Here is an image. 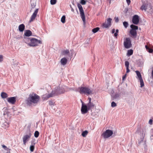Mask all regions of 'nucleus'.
<instances>
[{"mask_svg": "<svg viewBox=\"0 0 153 153\" xmlns=\"http://www.w3.org/2000/svg\"><path fill=\"white\" fill-rule=\"evenodd\" d=\"M67 59L65 57L62 58L60 60L61 64L63 65H65L67 63Z\"/></svg>", "mask_w": 153, "mask_h": 153, "instance_id": "a211bd4d", "label": "nucleus"}, {"mask_svg": "<svg viewBox=\"0 0 153 153\" xmlns=\"http://www.w3.org/2000/svg\"><path fill=\"white\" fill-rule=\"evenodd\" d=\"M118 32H119V30L117 29H116V32L115 33H118Z\"/></svg>", "mask_w": 153, "mask_h": 153, "instance_id": "13d9d810", "label": "nucleus"}, {"mask_svg": "<svg viewBox=\"0 0 153 153\" xmlns=\"http://www.w3.org/2000/svg\"><path fill=\"white\" fill-rule=\"evenodd\" d=\"M39 135V133L38 131H36L34 133V136L36 137H38Z\"/></svg>", "mask_w": 153, "mask_h": 153, "instance_id": "c9c22d12", "label": "nucleus"}, {"mask_svg": "<svg viewBox=\"0 0 153 153\" xmlns=\"http://www.w3.org/2000/svg\"><path fill=\"white\" fill-rule=\"evenodd\" d=\"M149 123L150 125H152L153 124V120L150 119L149 121Z\"/></svg>", "mask_w": 153, "mask_h": 153, "instance_id": "c03bdc74", "label": "nucleus"}, {"mask_svg": "<svg viewBox=\"0 0 153 153\" xmlns=\"http://www.w3.org/2000/svg\"><path fill=\"white\" fill-rule=\"evenodd\" d=\"M90 110L86 104H84L82 103V105L81 108V113L83 114L87 113L89 110Z\"/></svg>", "mask_w": 153, "mask_h": 153, "instance_id": "6e6552de", "label": "nucleus"}, {"mask_svg": "<svg viewBox=\"0 0 153 153\" xmlns=\"http://www.w3.org/2000/svg\"><path fill=\"white\" fill-rule=\"evenodd\" d=\"M152 136H153V135H152Z\"/></svg>", "mask_w": 153, "mask_h": 153, "instance_id": "774afa93", "label": "nucleus"}, {"mask_svg": "<svg viewBox=\"0 0 153 153\" xmlns=\"http://www.w3.org/2000/svg\"><path fill=\"white\" fill-rule=\"evenodd\" d=\"M81 102L82 103H82L84 104H85L81 100Z\"/></svg>", "mask_w": 153, "mask_h": 153, "instance_id": "bf43d9fd", "label": "nucleus"}, {"mask_svg": "<svg viewBox=\"0 0 153 153\" xmlns=\"http://www.w3.org/2000/svg\"><path fill=\"white\" fill-rule=\"evenodd\" d=\"M129 62L128 61H126L125 62V65L126 68L129 67Z\"/></svg>", "mask_w": 153, "mask_h": 153, "instance_id": "a19ab883", "label": "nucleus"}, {"mask_svg": "<svg viewBox=\"0 0 153 153\" xmlns=\"http://www.w3.org/2000/svg\"><path fill=\"white\" fill-rule=\"evenodd\" d=\"M109 3L110 4L111 3V0H110V1H109Z\"/></svg>", "mask_w": 153, "mask_h": 153, "instance_id": "69168bd1", "label": "nucleus"}, {"mask_svg": "<svg viewBox=\"0 0 153 153\" xmlns=\"http://www.w3.org/2000/svg\"><path fill=\"white\" fill-rule=\"evenodd\" d=\"M70 7L71 8V11L73 12H74V10L73 9V8L72 7L71 5H70Z\"/></svg>", "mask_w": 153, "mask_h": 153, "instance_id": "3c124183", "label": "nucleus"}, {"mask_svg": "<svg viewBox=\"0 0 153 153\" xmlns=\"http://www.w3.org/2000/svg\"><path fill=\"white\" fill-rule=\"evenodd\" d=\"M145 48L146 50L150 53H152L153 52V50L152 49L150 48L147 45H145Z\"/></svg>", "mask_w": 153, "mask_h": 153, "instance_id": "a878e982", "label": "nucleus"}, {"mask_svg": "<svg viewBox=\"0 0 153 153\" xmlns=\"http://www.w3.org/2000/svg\"><path fill=\"white\" fill-rule=\"evenodd\" d=\"M126 73H128L130 71V70L129 69V67L126 68Z\"/></svg>", "mask_w": 153, "mask_h": 153, "instance_id": "09e8293b", "label": "nucleus"}, {"mask_svg": "<svg viewBox=\"0 0 153 153\" xmlns=\"http://www.w3.org/2000/svg\"><path fill=\"white\" fill-rule=\"evenodd\" d=\"M87 0H80V3L82 5H85L86 3Z\"/></svg>", "mask_w": 153, "mask_h": 153, "instance_id": "f704fd0d", "label": "nucleus"}, {"mask_svg": "<svg viewBox=\"0 0 153 153\" xmlns=\"http://www.w3.org/2000/svg\"><path fill=\"white\" fill-rule=\"evenodd\" d=\"M69 53V50H66L62 51L61 53V55H65L66 54H68Z\"/></svg>", "mask_w": 153, "mask_h": 153, "instance_id": "b1692460", "label": "nucleus"}, {"mask_svg": "<svg viewBox=\"0 0 153 153\" xmlns=\"http://www.w3.org/2000/svg\"><path fill=\"white\" fill-rule=\"evenodd\" d=\"M100 29L99 27H96L93 28L92 30V31L94 33H95L97 32Z\"/></svg>", "mask_w": 153, "mask_h": 153, "instance_id": "7c9ffc66", "label": "nucleus"}, {"mask_svg": "<svg viewBox=\"0 0 153 153\" xmlns=\"http://www.w3.org/2000/svg\"><path fill=\"white\" fill-rule=\"evenodd\" d=\"M127 74H125L123 77L122 79L123 80H124V79L126 78Z\"/></svg>", "mask_w": 153, "mask_h": 153, "instance_id": "de8ad7c7", "label": "nucleus"}, {"mask_svg": "<svg viewBox=\"0 0 153 153\" xmlns=\"http://www.w3.org/2000/svg\"><path fill=\"white\" fill-rule=\"evenodd\" d=\"M88 133V132L87 130H85L84 131H83L82 133V136L84 137H85L86 136Z\"/></svg>", "mask_w": 153, "mask_h": 153, "instance_id": "c756f323", "label": "nucleus"}, {"mask_svg": "<svg viewBox=\"0 0 153 153\" xmlns=\"http://www.w3.org/2000/svg\"><path fill=\"white\" fill-rule=\"evenodd\" d=\"M114 36L115 37H116L117 38V36H118V33H114Z\"/></svg>", "mask_w": 153, "mask_h": 153, "instance_id": "603ef678", "label": "nucleus"}, {"mask_svg": "<svg viewBox=\"0 0 153 153\" xmlns=\"http://www.w3.org/2000/svg\"><path fill=\"white\" fill-rule=\"evenodd\" d=\"M88 99L89 100L88 102H91V98L88 97Z\"/></svg>", "mask_w": 153, "mask_h": 153, "instance_id": "5fc2aeb1", "label": "nucleus"}, {"mask_svg": "<svg viewBox=\"0 0 153 153\" xmlns=\"http://www.w3.org/2000/svg\"><path fill=\"white\" fill-rule=\"evenodd\" d=\"M140 82V87L141 88L143 87L144 86V83L143 80V79H139Z\"/></svg>", "mask_w": 153, "mask_h": 153, "instance_id": "473e14b6", "label": "nucleus"}, {"mask_svg": "<svg viewBox=\"0 0 153 153\" xmlns=\"http://www.w3.org/2000/svg\"><path fill=\"white\" fill-rule=\"evenodd\" d=\"M130 27L131 28V30L136 31L138 29V27L137 26L134 25L133 24H132L130 25Z\"/></svg>", "mask_w": 153, "mask_h": 153, "instance_id": "5701e85b", "label": "nucleus"}, {"mask_svg": "<svg viewBox=\"0 0 153 153\" xmlns=\"http://www.w3.org/2000/svg\"><path fill=\"white\" fill-rule=\"evenodd\" d=\"M76 9L77 12V13H78V11L77 9V8H76Z\"/></svg>", "mask_w": 153, "mask_h": 153, "instance_id": "0e129e2a", "label": "nucleus"}, {"mask_svg": "<svg viewBox=\"0 0 153 153\" xmlns=\"http://www.w3.org/2000/svg\"><path fill=\"white\" fill-rule=\"evenodd\" d=\"M39 99L40 97L36 94L32 93L30 94L29 97L26 100V103L29 105L32 103L36 104L38 102Z\"/></svg>", "mask_w": 153, "mask_h": 153, "instance_id": "f257e3e1", "label": "nucleus"}, {"mask_svg": "<svg viewBox=\"0 0 153 153\" xmlns=\"http://www.w3.org/2000/svg\"><path fill=\"white\" fill-rule=\"evenodd\" d=\"M146 4L145 3H143V5H142L140 7V9L143 10H145V11H146L147 8V7H146Z\"/></svg>", "mask_w": 153, "mask_h": 153, "instance_id": "bb28decb", "label": "nucleus"}, {"mask_svg": "<svg viewBox=\"0 0 153 153\" xmlns=\"http://www.w3.org/2000/svg\"><path fill=\"white\" fill-rule=\"evenodd\" d=\"M123 25L125 28H127L128 25V23L127 22L125 21L123 22Z\"/></svg>", "mask_w": 153, "mask_h": 153, "instance_id": "72a5a7b5", "label": "nucleus"}, {"mask_svg": "<svg viewBox=\"0 0 153 153\" xmlns=\"http://www.w3.org/2000/svg\"><path fill=\"white\" fill-rule=\"evenodd\" d=\"M126 2L128 4V5H129L131 3V0H126Z\"/></svg>", "mask_w": 153, "mask_h": 153, "instance_id": "49530a36", "label": "nucleus"}, {"mask_svg": "<svg viewBox=\"0 0 153 153\" xmlns=\"http://www.w3.org/2000/svg\"><path fill=\"white\" fill-rule=\"evenodd\" d=\"M117 131H115L114 133L113 131L107 129L104 131L101 135L104 138H108L112 136V137H114L115 136V134L117 133Z\"/></svg>", "mask_w": 153, "mask_h": 153, "instance_id": "7ed1b4c3", "label": "nucleus"}, {"mask_svg": "<svg viewBox=\"0 0 153 153\" xmlns=\"http://www.w3.org/2000/svg\"><path fill=\"white\" fill-rule=\"evenodd\" d=\"M86 105L88 107V108H89L90 110L94 108V104L92 102H88Z\"/></svg>", "mask_w": 153, "mask_h": 153, "instance_id": "aec40b11", "label": "nucleus"}, {"mask_svg": "<svg viewBox=\"0 0 153 153\" xmlns=\"http://www.w3.org/2000/svg\"><path fill=\"white\" fill-rule=\"evenodd\" d=\"M137 64L139 66H140L142 64V62L141 60L140 59H139L137 60Z\"/></svg>", "mask_w": 153, "mask_h": 153, "instance_id": "58836bf2", "label": "nucleus"}, {"mask_svg": "<svg viewBox=\"0 0 153 153\" xmlns=\"http://www.w3.org/2000/svg\"><path fill=\"white\" fill-rule=\"evenodd\" d=\"M140 138L138 140V143L139 144H140L143 141L145 136L144 130L143 129H140Z\"/></svg>", "mask_w": 153, "mask_h": 153, "instance_id": "0eeeda50", "label": "nucleus"}, {"mask_svg": "<svg viewBox=\"0 0 153 153\" xmlns=\"http://www.w3.org/2000/svg\"><path fill=\"white\" fill-rule=\"evenodd\" d=\"M112 20V19L111 18H108L107 23H106L105 22L103 23L102 25V27L105 28H108L110 27L111 25V21Z\"/></svg>", "mask_w": 153, "mask_h": 153, "instance_id": "1a4fd4ad", "label": "nucleus"}, {"mask_svg": "<svg viewBox=\"0 0 153 153\" xmlns=\"http://www.w3.org/2000/svg\"><path fill=\"white\" fill-rule=\"evenodd\" d=\"M133 50L130 49L128 50L127 51V55L128 56H130L133 53Z\"/></svg>", "mask_w": 153, "mask_h": 153, "instance_id": "cd10ccee", "label": "nucleus"}, {"mask_svg": "<svg viewBox=\"0 0 153 153\" xmlns=\"http://www.w3.org/2000/svg\"><path fill=\"white\" fill-rule=\"evenodd\" d=\"M7 101L11 104H14L16 101V98L15 97H12L8 98L7 99Z\"/></svg>", "mask_w": 153, "mask_h": 153, "instance_id": "ddd939ff", "label": "nucleus"}, {"mask_svg": "<svg viewBox=\"0 0 153 153\" xmlns=\"http://www.w3.org/2000/svg\"><path fill=\"white\" fill-rule=\"evenodd\" d=\"M25 28V26L24 24H21L19 26V30L20 32L24 31Z\"/></svg>", "mask_w": 153, "mask_h": 153, "instance_id": "412c9836", "label": "nucleus"}, {"mask_svg": "<svg viewBox=\"0 0 153 153\" xmlns=\"http://www.w3.org/2000/svg\"><path fill=\"white\" fill-rule=\"evenodd\" d=\"M144 142V144L145 145L146 144V140H145Z\"/></svg>", "mask_w": 153, "mask_h": 153, "instance_id": "052dcab7", "label": "nucleus"}, {"mask_svg": "<svg viewBox=\"0 0 153 153\" xmlns=\"http://www.w3.org/2000/svg\"><path fill=\"white\" fill-rule=\"evenodd\" d=\"M124 45L126 48H128L131 47V41L130 38H126L125 41L124 42Z\"/></svg>", "mask_w": 153, "mask_h": 153, "instance_id": "423d86ee", "label": "nucleus"}, {"mask_svg": "<svg viewBox=\"0 0 153 153\" xmlns=\"http://www.w3.org/2000/svg\"><path fill=\"white\" fill-rule=\"evenodd\" d=\"M39 11V8L36 9L34 10V11L30 18V22H31L35 19L36 16L37 14Z\"/></svg>", "mask_w": 153, "mask_h": 153, "instance_id": "f8f14e48", "label": "nucleus"}, {"mask_svg": "<svg viewBox=\"0 0 153 153\" xmlns=\"http://www.w3.org/2000/svg\"><path fill=\"white\" fill-rule=\"evenodd\" d=\"M139 131V129H137V131H136V132L138 133L139 132H138V131Z\"/></svg>", "mask_w": 153, "mask_h": 153, "instance_id": "680f3d73", "label": "nucleus"}, {"mask_svg": "<svg viewBox=\"0 0 153 153\" xmlns=\"http://www.w3.org/2000/svg\"><path fill=\"white\" fill-rule=\"evenodd\" d=\"M31 134L30 133H29L27 135H24L23 138V144L25 145H26V142L28 141L30 138Z\"/></svg>", "mask_w": 153, "mask_h": 153, "instance_id": "9d476101", "label": "nucleus"}, {"mask_svg": "<svg viewBox=\"0 0 153 153\" xmlns=\"http://www.w3.org/2000/svg\"><path fill=\"white\" fill-rule=\"evenodd\" d=\"M65 86H63L61 87L59 86V88H58V94H63L65 91Z\"/></svg>", "mask_w": 153, "mask_h": 153, "instance_id": "f3484780", "label": "nucleus"}, {"mask_svg": "<svg viewBox=\"0 0 153 153\" xmlns=\"http://www.w3.org/2000/svg\"><path fill=\"white\" fill-rule=\"evenodd\" d=\"M130 34L131 35V36L136 38L137 35V32L136 31L130 30L129 32Z\"/></svg>", "mask_w": 153, "mask_h": 153, "instance_id": "dca6fc26", "label": "nucleus"}, {"mask_svg": "<svg viewBox=\"0 0 153 153\" xmlns=\"http://www.w3.org/2000/svg\"><path fill=\"white\" fill-rule=\"evenodd\" d=\"M36 5V3L35 1H31L30 11V12L33 11Z\"/></svg>", "mask_w": 153, "mask_h": 153, "instance_id": "2eb2a0df", "label": "nucleus"}, {"mask_svg": "<svg viewBox=\"0 0 153 153\" xmlns=\"http://www.w3.org/2000/svg\"><path fill=\"white\" fill-rule=\"evenodd\" d=\"M32 35L31 31L29 30H26L25 31L24 35L26 36L29 37Z\"/></svg>", "mask_w": 153, "mask_h": 153, "instance_id": "6ab92c4d", "label": "nucleus"}, {"mask_svg": "<svg viewBox=\"0 0 153 153\" xmlns=\"http://www.w3.org/2000/svg\"><path fill=\"white\" fill-rule=\"evenodd\" d=\"M135 72L136 73L137 76H138V77L139 79L142 78V77L141 75L140 72V71H135Z\"/></svg>", "mask_w": 153, "mask_h": 153, "instance_id": "c85d7f7f", "label": "nucleus"}, {"mask_svg": "<svg viewBox=\"0 0 153 153\" xmlns=\"http://www.w3.org/2000/svg\"><path fill=\"white\" fill-rule=\"evenodd\" d=\"M79 92L81 94H84L87 95L93 94L92 89L86 87H81L78 88Z\"/></svg>", "mask_w": 153, "mask_h": 153, "instance_id": "f03ea898", "label": "nucleus"}, {"mask_svg": "<svg viewBox=\"0 0 153 153\" xmlns=\"http://www.w3.org/2000/svg\"><path fill=\"white\" fill-rule=\"evenodd\" d=\"M132 22L134 24L136 25L138 24L139 22V16L137 15H135L133 16Z\"/></svg>", "mask_w": 153, "mask_h": 153, "instance_id": "9b49d317", "label": "nucleus"}, {"mask_svg": "<svg viewBox=\"0 0 153 153\" xmlns=\"http://www.w3.org/2000/svg\"><path fill=\"white\" fill-rule=\"evenodd\" d=\"M12 110L13 111H14L13 108H12Z\"/></svg>", "mask_w": 153, "mask_h": 153, "instance_id": "338daca9", "label": "nucleus"}, {"mask_svg": "<svg viewBox=\"0 0 153 153\" xmlns=\"http://www.w3.org/2000/svg\"><path fill=\"white\" fill-rule=\"evenodd\" d=\"M30 42L28 43V45L30 46L35 47L37 46L39 44H42V42L40 40L34 38H29Z\"/></svg>", "mask_w": 153, "mask_h": 153, "instance_id": "20e7f679", "label": "nucleus"}, {"mask_svg": "<svg viewBox=\"0 0 153 153\" xmlns=\"http://www.w3.org/2000/svg\"><path fill=\"white\" fill-rule=\"evenodd\" d=\"M115 29L113 28L112 30V33H115Z\"/></svg>", "mask_w": 153, "mask_h": 153, "instance_id": "864d4df0", "label": "nucleus"}, {"mask_svg": "<svg viewBox=\"0 0 153 153\" xmlns=\"http://www.w3.org/2000/svg\"><path fill=\"white\" fill-rule=\"evenodd\" d=\"M65 18L66 17L65 15H63L62 16L61 19V22L63 23H64L65 22Z\"/></svg>", "mask_w": 153, "mask_h": 153, "instance_id": "2f4dec72", "label": "nucleus"}, {"mask_svg": "<svg viewBox=\"0 0 153 153\" xmlns=\"http://www.w3.org/2000/svg\"><path fill=\"white\" fill-rule=\"evenodd\" d=\"M34 149V146L33 145H31L30 147V150L31 152L33 151Z\"/></svg>", "mask_w": 153, "mask_h": 153, "instance_id": "ea45409f", "label": "nucleus"}, {"mask_svg": "<svg viewBox=\"0 0 153 153\" xmlns=\"http://www.w3.org/2000/svg\"><path fill=\"white\" fill-rule=\"evenodd\" d=\"M152 76L153 79V69L152 70Z\"/></svg>", "mask_w": 153, "mask_h": 153, "instance_id": "4d7b16f0", "label": "nucleus"}, {"mask_svg": "<svg viewBox=\"0 0 153 153\" xmlns=\"http://www.w3.org/2000/svg\"><path fill=\"white\" fill-rule=\"evenodd\" d=\"M51 4L52 5H54L55 4L56 2V0H51Z\"/></svg>", "mask_w": 153, "mask_h": 153, "instance_id": "4c0bfd02", "label": "nucleus"}, {"mask_svg": "<svg viewBox=\"0 0 153 153\" xmlns=\"http://www.w3.org/2000/svg\"><path fill=\"white\" fill-rule=\"evenodd\" d=\"M120 96V95L118 93H116L115 94L111 95V100H118Z\"/></svg>", "mask_w": 153, "mask_h": 153, "instance_id": "4468645a", "label": "nucleus"}, {"mask_svg": "<svg viewBox=\"0 0 153 153\" xmlns=\"http://www.w3.org/2000/svg\"><path fill=\"white\" fill-rule=\"evenodd\" d=\"M117 105V104L114 102L113 101L111 103V106L112 107H114L116 106Z\"/></svg>", "mask_w": 153, "mask_h": 153, "instance_id": "e433bc0d", "label": "nucleus"}, {"mask_svg": "<svg viewBox=\"0 0 153 153\" xmlns=\"http://www.w3.org/2000/svg\"><path fill=\"white\" fill-rule=\"evenodd\" d=\"M1 96L3 99L6 98L7 97V94L6 93L2 92L1 93Z\"/></svg>", "mask_w": 153, "mask_h": 153, "instance_id": "393cba45", "label": "nucleus"}, {"mask_svg": "<svg viewBox=\"0 0 153 153\" xmlns=\"http://www.w3.org/2000/svg\"><path fill=\"white\" fill-rule=\"evenodd\" d=\"M54 94L55 91H53L51 93L49 94L48 95H46L45 98H46V100H47L49 97H53L54 95Z\"/></svg>", "mask_w": 153, "mask_h": 153, "instance_id": "4be33fe9", "label": "nucleus"}, {"mask_svg": "<svg viewBox=\"0 0 153 153\" xmlns=\"http://www.w3.org/2000/svg\"><path fill=\"white\" fill-rule=\"evenodd\" d=\"M3 60V56L2 55H0V62H1Z\"/></svg>", "mask_w": 153, "mask_h": 153, "instance_id": "a18cd8bd", "label": "nucleus"}, {"mask_svg": "<svg viewBox=\"0 0 153 153\" xmlns=\"http://www.w3.org/2000/svg\"><path fill=\"white\" fill-rule=\"evenodd\" d=\"M77 7L79 9L81 17L83 22L84 24L85 23V16L84 10L82 5L79 3L77 4Z\"/></svg>", "mask_w": 153, "mask_h": 153, "instance_id": "39448f33", "label": "nucleus"}, {"mask_svg": "<svg viewBox=\"0 0 153 153\" xmlns=\"http://www.w3.org/2000/svg\"><path fill=\"white\" fill-rule=\"evenodd\" d=\"M114 19H115V22H116L117 23L119 22V19L118 18V17H114Z\"/></svg>", "mask_w": 153, "mask_h": 153, "instance_id": "37998d69", "label": "nucleus"}, {"mask_svg": "<svg viewBox=\"0 0 153 153\" xmlns=\"http://www.w3.org/2000/svg\"><path fill=\"white\" fill-rule=\"evenodd\" d=\"M59 111L60 112V114L59 113V115H60V116H61L63 115V114H62V110H61V111Z\"/></svg>", "mask_w": 153, "mask_h": 153, "instance_id": "8fccbe9b", "label": "nucleus"}, {"mask_svg": "<svg viewBox=\"0 0 153 153\" xmlns=\"http://www.w3.org/2000/svg\"><path fill=\"white\" fill-rule=\"evenodd\" d=\"M2 147L4 148L5 150H7V151H8V150H10V149H9L8 148H7L4 145H3L2 146Z\"/></svg>", "mask_w": 153, "mask_h": 153, "instance_id": "79ce46f5", "label": "nucleus"}, {"mask_svg": "<svg viewBox=\"0 0 153 153\" xmlns=\"http://www.w3.org/2000/svg\"><path fill=\"white\" fill-rule=\"evenodd\" d=\"M7 153H10V150L9 151V150H8V151H7Z\"/></svg>", "mask_w": 153, "mask_h": 153, "instance_id": "e2e57ef3", "label": "nucleus"}, {"mask_svg": "<svg viewBox=\"0 0 153 153\" xmlns=\"http://www.w3.org/2000/svg\"><path fill=\"white\" fill-rule=\"evenodd\" d=\"M128 8H125V13H126L127 12V11H128Z\"/></svg>", "mask_w": 153, "mask_h": 153, "instance_id": "6e6d98bb", "label": "nucleus"}]
</instances>
